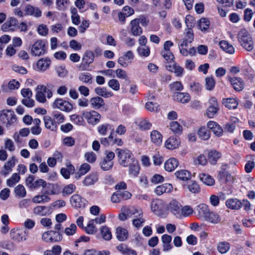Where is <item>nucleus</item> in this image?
<instances>
[{"instance_id":"1","label":"nucleus","mask_w":255,"mask_h":255,"mask_svg":"<svg viewBox=\"0 0 255 255\" xmlns=\"http://www.w3.org/2000/svg\"><path fill=\"white\" fill-rule=\"evenodd\" d=\"M194 39V34L191 28H187L185 29L183 34V37L180 40V43L178 45L180 53L184 56L195 55L196 53V48L194 47L187 49L188 45L191 43Z\"/></svg>"},{"instance_id":"2","label":"nucleus","mask_w":255,"mask_h":255,"mask_svg":"<svg viewBox=\"0 0 255 255\" xmlns=\"http://www.w3.org/2000/svg\"><path fill=\"white\" fill-rule=\"evenodd\" d=\"M237 37L241 45L247 51H250L253 49L254 43L247 30L242 29L240 30Z\"/></svg>"},{"instance_id":"3","label":"nucleus","mask_w":255,"mask_h":255,"mask_svg":"<svg viewBox=\"0 0 255 255\" xmlns=\"http://www.w3.org/2000/svg\"><path fill=\"white\" fill-rule=\"evenodd\" d=\"M16 116L13 111L4 110L0 112V122L6 128L13 126L16 123Z\"/></svg>"},{"instance_id":"4","label":"nucleus","mask_w":255,"mask_h":255,"mask_svg":"<svg viewBox=\"0 0 255 255\" xmlns=\"http://www.w3.org/2000/svg\"><path fill=\"white\" fill-rule=\"evenodd\" d=\"M119 163L123 166L126 167L135 160L133 159L131 152L127 149L118 148L116 149Z\"/></svg>"},{"instance_id":"5","label":"nucleus","mask_w":255,"mask_h":255,"mask_svg":"<svg viewBox=\"0 0 255 255\" xmlns=\"http://www.w3.org/2000/svg\"><path fill=\"white\" fill-rule=\"evenodd\" d=\"M36 91L35 99L38 102L41 103L46 102V96L48 99H50L53 96L52 91L47 89L44 85H38Z\"/></svg>"},{"instance_id":"6","label":"nucleus","mask_w":255,"mask_h":255,"mask_svg":"<svg viewBox=\"0 0 255 255\" xmlns=\"http://www.w3.org/2000/svg\"><path fill=\"white\" fill-rule=\"evenodd\" d=\"M47 51L46 42L43 40H37L31 46L30 53L32 56L39 57L44 55Z\"/></svg>"},{"instance_id":"7","label":"nucleus","mask_w":255,"mask_h":255,"mask_svg":"<svg viewBox=\"0 0 255 255\" xmlns=\"http://www.w3.org/2000/svg\"><path fill=\"white\" fill-rule=\"evenodd\" d=\"M52 107L65 112H70L73 109L72 104L62 98H56L52 104Z\"/></svg>"},{"instance_id":"8","label":"nucleus","mask_w":255,"mask_h":255,"mask_svg":"<svg viewBox=\"0 0 255 255\" xmlns=\"http://www.w3.org/2000/svg\"><path fill=\"white\" fill-rule=\"evenodd\" d=\"M29 232L26 230L22 229H13L10 232V238L18 242H23L26 241L28 236Z\"/></svg>"},{"instance_id":"9","label":"nucleus","mask_w":255,"mask_h":255,"mask_svg":"<svg viewBox=\"0 0 255 255\" xmlns=\"http://www.w3.org/2000/svg\"><path fill=\"white\" fill-rule=\"evenodd\" d=\"M82 115L87 120L88 123L92 125H95L99 123L101 118V115L95 110L84 111L82 112Z\"/></svg>"},{"instance_id":"10","label":"nucleus","mask_w":255,"mask_h":255,"mask_svg":"<svg viewBox=\"0 0 255 255\" xmlns=\"http://www.w3.org/2000/svg\"><path fill=\"white\" fill-rule=\"evenodd\" d=\"M140 209L136 208L133 206L128 207L123 206L121 208V213L119 215V219L122 221L126 220L128 218L131 217L132 215L137 214L139 211H141Z\"/></svg>"},{"instance_id":"11","label":"nucleus","mask_w":255,"mask_h":255,"mask_svg":"<svg viewBox=\"0 0 255 255\" xmlns=\"http://www.w3.org/2000/svg\"><path fill=\"white\" fill-rule=\"evenodd\" d=\"M62 239L61 234L54 231L45 232L42 235V240L46 243L58 242L61 241Z\"/></svg>"},{"instance_id":"12","label":"nucleus","mask_w":255,"mask_h":255,"mask_svg":"<svg viewBox=\"0 0 255 255\" xmlns=\"http://www.w3.org/2000/svg\"><path fill=\"white\" fill-rule=\"evenodd\" d=\"M134 55L131 51H128L123 56L120 57L118 63L123 67H128L133 60Z\"/></svg>"},{"instance_id":"13","label":"nucleus","mask_w":255,"mask_h":255,"mask_svg":"<svg viewBox=\"0 0 255 255\" xmlns=\"http://www.w3.org/2000/svg\"><path fill=\"white\" fill-rule=\"evenodd\" d=\"M181 209L180 203L175 199H172L167 206V209L175 217L178 218Z\"/></svg>"},{"instance_id":"14","label":"nucleus","mask_w":255,"mask_h":255,"mask_svg":"<svg viewBox=\"0 0 255 255\" xmlns=\"http://www.w3.org/2000/svg\"><path fill=\"white\" fill-rule=\"evenodd\" d=\"M197 216L201 220L205 221L210 211L208 206L204 204L199 205L196 208Z\"/></svg>"},{"instance_id":"15","label":"nucleus","mask_w":255,"mask_h":255,"mask_svg":"<svg viewBox=\"0 0 255 255\" xmlns=\"http://www.w3.org/2000/svg\"><path fill=\"white\" fill-rule=\"evenodd\" d=\"M207 128L211 129L213 133L218 137H221L223 134L222 128L216 122L210 121L207 124Z\"/></svg>"},{"instance_id":"16","label":"nucleus","mask_w":255,"mask_h":255,"mask_svg":"<svg viewBox=\"0 0 255 255\" xmlns=\"http://www.w3.org/2000/svg\"><path fill=\"white\" fill-rule=\"evenodd\" d=\"M97 130L99 134L102 135H106L109 131H111V133L108 137L109 139L113 138V133L114 131L113 127L109 124H104L98 127Z\"/></svg>"},{"instance_id":"17","label":"nucleus","mask_w":255,"mask_h":255,"mask_svg":"<svg viewBox=\"0 0 255 255\" xmlns=\"http://www.w3.org/2000/svg\"><path fill=\"white\" fill-rule=\"evenodd\" d=\"M180 144V138L177 136H172L165 141V146L167 149H173L177 148Z\"/></svg>"},{"instance_id":"18","label":"nucleus","mask_w":255,"mask_h":255,"mask_svg":"<svg viewBox=\"0 0 255 255\" xmlns=\"http://www.w3.org/2000/svg\"><path fill=\"white\" fill-rule=\"evenodd\" d=\"M90 107L96 110L102 108L105 105L103 99L99 96L91 98L89 100Z\"/></svg>"},{"instance_id":"19","label":"nucleus","mask_w":255,"mask_h":255,"mask_svg":"<svg viewBox=\"0 0 255 255\" xmlns=\"http://www.w3.org/2000/svg\"><path fill=\"white\" fill-rule=\"evenodd\" d=\"M98 180V174L97 172H92L86 176L83 180L84 186H89L95 184Z\"/></svg>"},{"instance_id":"20","label":"nucleus","mask_w":255,"mask_h":255,"mask_svg":"<svg viewBox=\"0 0 255 255\" xmlns=\"http://www.w3.org/2000/svg\"><path fill=\"white\" fill-rule=\"evenodd\" d=\"M128 174L132 178L136 177L139 173L140 166L136 160L133 161L128 164Z\"/></svg>"},{"instance_id":"21","label":"nucleus","mask_w":255,"mask_h":255,"mask_svg":"<svg viewBox=\"0 0 255 255\" xmlns=\"http://www.w3.org/2000/svg\"><path fill=\"white\" fill-rule=\"evenodd\" d=\"M228 79L235 90L241 91L244 89L245 84L241 78L237 77H229Z\"/></svg>"},{"instance_id":"22","label":"nucleus","mask_w":255,"mask_h":255,"mask_svg":"<svg viewBox=\"0 0 255 255\" xmlns=\"http://www.w3.org/2000/svg\"><path fill=\"white\" fill-rule=\"evenodd\" d=\"M51 64V61L47 58H42L37 61L36 63L37 70L40 71H45L49 68Z\"/></svg>"},{"instance_id":"23","label":"nucleus","mask_w":255,"mask_h":255,"mask_svg":"<svg viewBox=\"0 0 255 255\" xmlns=\"http://www.w3.org/2000/svg\"><path fill=\"white\" fill-rule=\"evenodd\" d=\"M130 26V32L133 36H139L142 33V29L137 22V21H135L134 19L131 20Z\"/></svg>"},{"instance_id":"24","label":"nucleus","mask_w":255,"mask_h":255,"mask_svg":"<svg viewBox=\"0 0 255 255\" xmlns=\"http://www.w3.org/2000/svg\"><path fill=\"white\" fill-rule=\"evenodd\" d=\"M179 165L178 160L175 158H170L164 163L165 170L168 172L173 171Z\"/></svg>"},{"instance_id":"25","label":"nucleus","mask_w":255,"mask_h":255,"mask_svg":"<svg viewBox=\"0 0 255 255\" xmlns=\"http://www.w3.org/2000/svg\"><path fill=\"white\" fill-rule=\"evenodd\" d=\"M16 159L14 156H12L8 161L5 163L4 165V169L1 171V173L4 176H7L12 168L15 164Z\"/></svg>"},{"instance_id":"26","label":"nucleus","mask_w":255,"mask_h":255,"mask_svg":"<svg viewBox=\"0 0 255 255\" xmlns=\"http://www.w3.org/2000/svg\"><path fill=\"white\" fill-rule=\"evenodd\" d=\"M166 67L168 71L174 72L177 76H181L184 72L181 67L173 62L167 64Z\"/></svg>"},{"instance_id":"27","label":"nucleus","mask_w":255,"mask_h":255,"mask_svg":"<svg viewBox=\"0 0 255 255\" xmlns=\"http://www.w3.org/2000/svg\"><path fill=\"white\" fill-rule=\"evenodd\" d=\"M142 211H139V213L134 216V218L132 220V223L134 227L139 229L142 227L145 222V220L143 218Z\"/></svg>"},{"instance_id":"28","label":"nucleus","mask_w":255,"mask_h":255,"mask_svg":"<svg viewBox=\"0 0 255 255\" xmlns=\"http://www.w3.org/2000/svg\"><path fill=\"white\" fill-rule=\"evenodd\" d=\"M173 190L172 185L169 183H165L158 186L155 189V193L160 195L164 193H170Z\"/></svg>"},{"instance_id":"29","label":"nucleus","mask_w":255,"mask_h":255,"mask_svg":"<svg viewBox=\"0 0 255 255\" xmlns=\"http://www.w3.org/2000/svg\"><path fill=\"white\" fill-rule=\"evenodd\" d=\"M183 188L184 190L188 189L190 192L197 194L200 192V187L199 184L195 181H192L190 183L184 184Z\"/></svg>"},{"instance_id":"30","label":"nucleus","mask_w":255,"mask_h":255,"mask_svg":"<svg viewBox=\"0 0 255 255\" xmlns=\"http://www.w3.org/2000/svg\"><path fill=\"white\" fill-rule=\"evenodd\" d=\"M174 174L177 178L182 181H187L191 178V172L185 169L177 170Z\"/></svg>"},{"instance_id":"31","label":"nucleus","mask_w":255,"mask_h":255,"mask_svg":"<svg viewBox=\"0 0 255 255\" xmlns=\"http://www.w3.org/2000/svg\"><path fill=\"white\" fill-rule=\"evenodd\" d=\"M151 141L156 145H161L162 142V135L161 133L157 130H153L150 133Z\"/></svg>"},{"instance_id":"32","label":"nucleus","mask_w":255,"mask_h":255,"mask_svg":"<svg viewBox=\"0 0 255 255\" xmlns=\"http://www.w3.org/2000/svg\"><path fill=\"white\" fill-rule=\"evenodd\" d=\"M95 93L99 97L105 98L112 97L114 94L111 91H108L105 87H98L95 88Z\"/></svg>"},{"instance_id":"33","label":"nucleus","mask_w":255,"mask_h":255,"mask_svg":"<svg viewBox=\"0 0 255 255\" xmlns=\"http://www.w3.org/2000/svg\"><path fill=\"white\" fill-rule=\"evenodd\" d=\"M226 205L232 210H239L242 207L241 202L237 198L228 199L226 202Z\"/></svg>"},{"instance_id":"34","label":"nucleus","mask_w":255,"mask_h":255,"mask_svg":"<svg viewBox=\"0 0 255 255\" xmlns=\"http://www.w3.org/2000/svg\"><path fill=\"white\" fill-rule=\"evenodd\" d=\"M207 156L209 162L212 165H215L221 157V153L215 150H212L208 152Z\"/></svg>"},{"instance_id":"35","label":"nucleus","mask_w":255,"mask_h":255,"mask_svg":"<svg viewBox=\"0 0 255 255\" xmlns=\"http://www.w3.org/2000/svg\"><path fill=\"white\" fill-rule=\"evenodd\" d=\"M173 99L178 102L185 104L190 100V96L187 93H177L174 95Z\"/></svg>"},{"instance_id":"36","label":"nucleus","mask_w":255,"mask_h":255,"mask_svg":"<svg viewBox=\"0 0 255 255\" xmlns=\"http://www.w3.org/2000/svg\"><path fill=\"white\" fill-rule=\"evenodd\" d=\"M221 217L219 214L214 212H210L205 221L208 222L213 224H217L220 223Z\"/></svg>"},{"instance_id":"37","label":"nucleus","mask_w":255,"mask_h":255,"mask_svg":"<svg viewBox=\"0 0 255 255\" xmlns=\"http://www.w3.org/2000/svg\"><path fill=\"white\" fill-rule=\"evenodd\" d=\"M200 180L205 185L208 186H212L215 184V180L210 175L205 174L201 173L199 175Z\"/></svg>"},{"instance_id":"38","label":"nucleus","mask_w":255,"mask_h":255,"mask_svg":"<svg viewBox=\"0 0 255 255\" xmlns=\"http://www.w3.org/2000/svg\"><path fill=\"white\" fill-rule=\"evenodd\" d=\"M116 236L119 241H124L128 238V233L126 229L119 227L116 230Z\"/></svg>"},{"instance_id":"39","label":"nucleus","mask_w":255,"mask_h":255,"mask_svg":"<svg viewBox=\"0 0 255 255\" xmlns=\"http://www.w3.org/2000/svg\"><path fill=\"white\" fill-rule=\"evenodd\" d=\"M95 56L94 53L91 50H86L82 57L83 62L88 65L92 63L94 61Z\"/></svg>"},{"instance_id":"40","label":"nucleus","mask_w":255,"mask_h":255,"mask_svg":"<svg viewBox=\"0 0 255 255\" xmlns=\"http://www.w3.org/2000/svg\"><path fill=\"white\" fill-rule=\"evenodd\" d=\"M220 48L229 54H233L235 52V48L232 45L230 44L227 41L222 40L219 42Z\"/></svg>"},{"instance_id":"41","label":"nucleus","mask_w":255,"mask_h":255,"mask_svg":"<svg viewBox=\"0 0 255 255\" xmlns=\"http://www.w3.org/2000/svg\"><path fill=\"white\" fill-rule=\"evenodd\" d=\"M70 201L72 206L75 208H80L83 205L81 197L77 194L72 196L70 198Z\"/></svg>"},{"instance_id":"42","label":"nucleus","mask_w":255,"mask_h":255,"mask_svg":"<svg viewBox=\"0 0 255 255\" xmlns=\"http://www.w3.org/2000/svg\"><path fill=\"white\" fill-rule=\"evenodd\" d=\"M91 169L90 165L86 163H84L82 164L79 169L78 172H77L75 174V177L76 179H78L81 178V177L85 174H86Z\"/></svg>"},{"instance_id":"43","label":"nucleus","mask_w":255,"mask_h":255,"mask_svg":"<svg viewBox=\"0 0 255 255\" xmlns=\"http://www.w3.org/2000/svg\"><path fill=\"white\" fill-rule=\"evenodd\" d=\"M43 120L44 122L45 127L46 128L52 131L56 129L57 125L55 124L54 120H52L50 117L45 116L43 118Z\"/></svg>"},{"instance_id":"44","label":"nucleus","mask_w":255,"mask_h":255,"mask_svg":"<svg viewBox=\"0 0 255 255\" xmlns=\"http://www.w3.org/2000/svg\"><path fill=\"white\" fill-rule=\"evenodd\" d=\"M136 124L139 128L141 130L149 129L152 124L146 119H140L136 122Z\"/></svg>"},{"instance_id":"45","label":"nucleus","mask_w":255,"mask_h":255,"mask_svg":"<svg viewBox=\"0 0 255 255\" xmlns=\"http://www.w3.org/2000/svg\"><path fill=\"white\" fill-rule=\"evenodd\" d=\"M100 232L102 238L106 241L110 240L112 238V233L110 228L107 226H103L100 228Z\"/></svg>"},{"instance_id":"46","label":"nucleus","mask_w":255,"mask_h":255,"mask_svg":"<svg viewBox=\"0 0 255 255\" xmlns=\"http://www.w3.org/2000/svg\"><path fill=\"white\" fill-rule=\"evenodd\" d=\"M17 24V20L14 17H10L2 26V29L5 31L11 30Z\"/></svg>"},{"instance_id":"47","label":"nucleus","mask_w":255,"mask_h":255,"mask_svg":"<svg viewBox=\"0 0 255 255\" xmlns=\"http://www.w3.org/2000/svg\"><path fill=\"white\" fill-rule=\"evenodd\" d=\"M117 249L125 255H137L135 251L123 245L118 246Z\"/></svg>"},{"instance_id":"48","label":"nucleus","mask_w":255,"mask_h":255,"mask_svg":"<svg viewBox=\"0 0 255 255\" xmlns=\"http://www.w3.org/2000/svg\"><path fill=\"white\" fill-rule=\"evenodd\" d=\"M198 135L201 139L206 140L210 137L211 132L205 127H202L199 129Z\"/></svg>"},{"instance_id":"49","label":"nucleus","mask_w":255,"mask_h":255,"mask_svg":"<svg viewBox=\"0 0 255 255\" xmlns=\"http://www.w3.org/2000/svg\"><path fill=\"white\" fill-rule=\"evenodd\" d=\"M210 26V21L206 18H201L198 22V27L203 32H206Z\"/></svg>"},{"instance_id":"50","label":"nucleus","mask_w":255,"mask_h":255,"mask_svg":"<svg viewBox=\"0 0 255 255\" xmlns=\"http://www.w3.org/2000/svg\"><path fill=\"white\" fill-rule=\"evenodd\" d=\"M218 177L223 182L231 181L233 179L232 175L228 172L225 170L220 171L218 173Z\"/></svg>"},{"instance_id":"51","label":"nucleus","mask_w":255,"mask_h":255,"mask_svg":"<svg viewBox=\"0 0 255 255\" xmlns=\"http://www.w3.org/2000/svg\"><path fill=\"white\" fill-rule=\"evenodd\" d=\"M230 249V245L227 242H221L217 245L218 251L222 254H225L227 253Z\"/></svg>"},{"instance_id":"52","label":"nucleus","mask_w":255,"mask_h":255,"mask_svg":"<svg viewBox=\"0 0 255 255\" xmlns=\"http://www.w3.org/2000/svg\"><path fill=\"white\" fill-rule=\"evenodd\" d=\"M50 197L45 195H37L33 197L32 199V201L36 204H40L42 203L48 202L50 201Z\"/></svg>"},{"instance_id":"53","label":"nucleus","mask_w":255,"mask_h":255,"mask_svg":"<svg viewBox=\"0 0 255 255\" xmlns=\"http://www.w3.org/2000/svg\"><path fill=\"white\" fill-rule=\"evenodd\" d=\"M193 212V209L189 206H185L182 207L179 213V217L178 218H182V217H186L192 214Z\"/></svg>"},{"instance_id":"54","label":"nucleus","mask_w":255,"mask_h":255,"mask_svg":"<svg viewBox=\"0 0 255 255\" xmlns=\"http://www.w3.org/2000/svg\"><path fill=\"white\" fill-rule=\"evenodd\" d=\"M223 104L229 109H235L237 107L238 103L234 98H228L224 100Z\"/></svg>"},{"instance_id":"55","label":"nucleus","mask_w":255,"mask_h":255,"mask_svg":"<svg viewBox=\"0 0 255 255\" xmlns=\"http://www.w3.org/2000/svg\"><path fill=\"white\" fill-rule=\"evenodd\" d=\"M76 187L74 184H70L64 187L62 191L63 196H69L76 190Z\"/></svg>"},{"instance_id":"56","label":"nucleus","mask_w":255,"mask_h":255,"mask_svg":"<svg viewBox=\"0 0 255 255\" xmlns=\"http://www.w3.org/2000/svg\"><path fill=\"white\" fill-rule=\"evenodd\" d=\"M171 130L176 134H180L182 131V127L176 121L172 122L169 125Z\"/></svg>"},{"instance_id":"57","label":"nucleus","mask_w":255,"mask_h":255,"mask_svg":"<svg viewBox=\"0 0 255 255\" xmlns=\"http://www.w3.org/2000/svg\"><path fill=\"white\" fill-rule=\"evenodd\" d=\"M85 232L90 235L95 234L97 231V228L94 225V221L90 220L87 226L85 228Z\"/></svg>"},{"instance_id":"58","label":"nucleus","mask_w":255,"mask_h":255,"mask_svg":"<svg viewBox=\"0 0 255 255\" xmlns=\"http://www.w3.org/2000/svg\"><path fill=\"white\" fill-rule=\"evenodd\" d=\"M145 107L146 109L151 112H156L159 110V105L153 102H147L146 103Z\"/></svg>"},{"instance_id":"59","label":"nucleus","mask_w":255,"mask_h":255,"mask_svg":"<svg viewBox=\"0 0 255 255\" xmlns=\"http://www.w3.org/2000/svg\"><path fill=\"white\" fill-rule=\"evenodd\" d=\"M46 209L47 208L45 206H37L34 208L33 213L35 215L43 216L47 214Z\"/></svg>"},{"instance_id":"60","label":"nucleus","mask_w":255,"mask_h":255,"mask_svg":"<svg viewBox=\"0 0 255 255\" xmlns=\"http://www.w3.org/2000/svg\"><path fill=\"white\" fill-rule=\"evenodd\" d=\"M83 118V116H80L76 114L72 115L70 117V120L73 123L79 126L83 125L84 124L85 122Z\"/></svg>"},{"instance_id":"61","label":"nucleus","mask_w":255,"mask_h":255,"mask_svg":"<svg viewBox=\"0 0 255 255\" xmlns=\"http://www.w3.org/2000/svg\"><path fill=\"white\" fill-rule=\"evenodd\" d=\"M53 120L55 124H60L63 123L65 121V117L63 114L59 112H55L53 114Z\"/></svg>"},{"instance_id":"62","label":"nucleus","mask_w":255,"mask_h":255,"mask_svg":"<svg viewBox=\"0 0 255 255\" xmlns=\"http://www.w3.org/2000/svg\"><path fill=\"white\" fill-rule=\"evenodd\" d=\"M205 87L207 90L211 91L214 88L216 82L213 77H206L205 79Z\"/></svg>"},{"instance_id":"63","label":"nucleus","mask_w":255,"mask_h":255,"mask_svg":"<svg viewBox=\"0 0 255 255\" xmlns=\"http://www.w3.org/2000/svg\"><path fill=\"white\" fill-rule=\"evenodd\" d=\"M14 192L16 195L20 197H24L26 194V191L24 187L21 184H19L15 187Z\"/></svg>"},{"instance_id":"64","label":"nucleus","mask_w":255,"mask_h":255,"mask_svg":"<svg viewBox=\"0 0 255 255\" xmlns=\"http://www.w3.org/2000/svg\"><path fill=\"white\" fill-rule=\"evenodd\" d=\"M79 79L84 83L91 84L92 82V76L90 73H81L79 76Z\"/></svg>"}]
</instances>
